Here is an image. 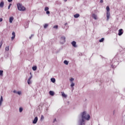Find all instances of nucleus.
<instances>
[{
	"mask_svg": "<svg viewBox=\"0 0 125 125\" xmlns=\"http://www.w3.org/2000/svg\"><path fill=\"white\" fill-rule=\"evenodd\" d=\"M10 6H11V4H10L8 6V9H10Z\"/></svg>",
	"mask_w": 125,
	"mask_h": 125,
	"instance_id": "33",
	"label": "nucleus"
},
{
	"mask_svg": "<svg viewBox=\"0 0 125 125\" xmlns=\"http://www.w3.org/2000/svg\"><path fill=\"white\" fill-rule=\"evenodd\" d=\"M5 50L6 51H8V50H9V46H6L5 47Z\"/></svg>",
	"mask_w": 125,
	"mask_h": 125,
	"instance_id": "19",
	"label": "nucleus"
},
{
	"mask_svg": "<svg viewBox=\"0 0 125 125\" xmlns=\"http://www.w3.org/2000/svg\"><path fill=\"white\" fill-rule=\"evenodd\" d=\"M123 34H124V30H123V29H119L118 31V35L119 36H122Z\"/></svg>",
	"mask_w": 125,
	"mask_h": 125,
	"instance_id": "4",
	"label": "nucleus"
},
{
	"mask_svg": "<svg viewBox=\"0 0 125 125\" xmlns=\"http://www.w3.org/2000/svg\"><path fill=\"white\" fill-rule=\"evenodd\" d=\"M48 9H49V8H48V7H46L44 8L45 11H48Z\"/></svg>",
	"mask_w": 125,
	"mask_h": 125,
	"instance_id": "22",
	"label": "nucleus"
},
{
	"mask_svg": "<svg viewBox=\"0 0 125 125\" xmlns=\"http://www.w3.org/2000/svg\"><path fill=\"white\" fill-rule=\"evenodd\" d=\"M67 25H68V23L66 22V23L64 24V25H65V26H67Z\"/></svg>",
	"mask_w": 125,
	"mask_h": 125,
	"instance_id": "38",
	"label": "nucleus"
},
{
	"mask_svg": "<svg viewBox=\"0 0 125 125\" xmlns=\"http://www.w3.org/2000/svg\"><path fill=\"white\" fill-rule=\"evenodd\" d=\"M75 86V83H72L71 84V86L73 87V86Z\"/></svg>",
	"mask_w": 125,
	"mask_h": 125,
	"instance_id": "29",
	"label": "nucleus"
},
{
	"mask_svg": "<svg viewBox=\"0 0 125 125\" xmlns=\"http://www.w3.org/2000/svg\"><path fill=\"white\" fill-rule=\"evenodd\" d=\"M106 20L109 21V19H110V8L109 6L106 7Z\"/></svg>",
	"mask_w": 125,
	"mask_h": 125,
	"instance_id": "2",
	"label": "nucleus"
},
{
	"mask_svg": "<svg viewBox=\"0 0 125 125\" xmlns=\"http://www.w3.org/2000/svg\"><path fill=\"white\" fill-rule=\"evenodd\" d=\"M38 122V117H36L33 121V124H37Z\"/></svg>",
	"mask_w": 125,
	"mask_h": 125,
	"instance_id": "9",
	"label": "nucleus"
},
{
	"mask_svg": "<svg viewBox=\"0 0 125 125\" xmlns=\"http://www.w3.org/2000/svg\"><path fill=\"white\" fill-rule=\"evenodd\" d=\"M17 93H18V94H19V95H20V94H21V92L18 91V92H17Z\"/></svg>",
	"mask_w": 125,
	"mask_h": 125,
	"instance_id": "32",
	"label": "nucleus"
},
{
	"mask_svg": "<svg viewBox=\"0 0 125 125\" xmlns=\"http://www.w3.org/2000/svg\"><path fill=\"white\" fill-rule=\"evenodd\" d=\"M74 18H79V17H80V14H76L74 15Z\"/></svg>",
	"mask_w": 125,
	"mask_h": 125,
	"instance_id": "14",
	"label": "nucleus"
},
{
	"mask_svg": "<svg viewBox=\"0 0 125 125\" xmlns=\"http://www.w3.org/2000/svg\"><path fill=\"white\" fill-rule=\"evenodd\" d=\"M51 81L52 83H55V78H51Z\"/></svg>",
	"mask_w": 125,
	"mask_h": 125,
	"instance_id": "21",
	"label": "nucleus"
},
{
	"mask_svg": "<svg viewBox=\"0 0 125 125\" xmlns=\"http://www.w3.org/2000/svg\"><path fill=\"white\" fill-rule=\"evenodd\" d=\"M2 43H3L2 41H1L0 42V48H1V46H2Z\"/></svg>",
	"mask_w": 125,
	"mask_h": 125,
	"instance_id": "25",
	"label": "nucleus"
},
{
	"mask_svg": "<svg viewBox=\"0 0 125 125\" xmlns=\"http://www.w3.org/2000/svg\"><path fill=\"white\" fill-rule=\"evenodd\" d=\"M3 71L2 70H0V76H3Z\"/></svg>",
	"mask_w": 125,
	"mask_h": 125,
	"instance_id": "23",
	"label": "nucleus"
},
{
	"mask_svg": "<svg viewBox=\"0 0 125 125\" xmlns=\"http://www.w3.org/2000/svg\"><path fill=\"white\" fill-rule=\"evenodd\" d=\"M32 78H33V76H31L27 80V83L28 84H31L32 83V82H31V80L32 79Z\"/></svg>",
	"mask_w": 125,
	"mask_h": 125,
	"instance_id": "5",
	"label": "nucleus"
},
{
	"mask_svg": "<svg viewBox=\"0 0 125 125\" xmlns=\"http://www.w3.org/2000/svg\"><path fill=\"white\" fill-rule=\"evenodd\" d=\"M2 101H3V99H2V96H1L0 100V106H1V104H2Z\"/></svg>",
	"mask_w": 125,
	"mask_h": 125,
	"instance_id": "10",
	"label": "nucleus"
},
{
	"mask_svg": "<svg viewBox=\"0 0 125 125\" xmlns=\"http://www.w3.org/2000/svg\"><path fill=\"white\" fill-rule=\"evenodd\" d=\"M2 18H0V22H2Z\"/></svg>",
	"mask_w": 125,
	"mask_h": 125,
	"instance_id": "37",
	"label": "nucleus"
},
{
	"mask_svg": "<svg viewBox=\"0 0 125 125\" xmlns=\"http://www.w3.org/2000/svg\"><path fill=\"white\" fill-rule=\"evenodd\" d=\"M81 116L82 120L80 121L79 125H84V122H85V121H89V120H90V116L87 114L85 111L82 113Z\"/></svg>",
	"mask_w": 125,
	"mask_h": 125,
	"instance_id": "1",
	"label": "nucleus"
},
{
	"mask_svg": "<svg viewBox=\"0 0 125 125\" xmlns=\"http://www.w3.org/2000/svg\"><path fill=\"white\" fill-rule=\"evenodd\" d=\"M56 121V119H54V122H55Z\"/></svg>",
	"mask_w": 125,
	"mask_h": 125,
	"instance_id": "40",
	"label": "nucleus"
},
{
	"mask_svg": "<svg viewBox=\"0 0 125 125\" xmlns=\"http://www.w3.org/2000/svg\"><path fill=\"white\" fill-rule=\"evenodd\" d=\"M92 17L94 18V19H95V20H97V16H96V15L93 14Z\"/></svg>",
	"mask_w": 125,
	"mask_h": 125,
	"instance_id": "13",
	"label": "nucleus"
},
{
	"mask_svg": "<svg viewBox=\"0 0 125 125\" xmlns=\"http://www.w3.org/2000/svg\"><path fill=\"white\" fill-rule=\"evenodd\" d=\"M49 94H50V95H51L52 96H53V95H54V92L52 91H50Z\"/></svg>",
	"mask_w": 125,
	"mask_h": 125,
	"instance_id": "16",
	"label": "nucleus"
},
{
	"mask_svg": "<svg viewBox=\"0 0 125 125\" xmlns=\"http://www.w3.org/2000/svg\"><path fill=\"white\" fill-rule=\"evenodd\" d=\"M50 14V12H49V11H46V14Z\"/></svg>",
	"mask_w": 125,
	"mask_h": 125,
	"instance_id": "30",
	"label": "nucleus"
},
{
	"mask_svg": "<svg viewBox=\"0 0 125 125\" xmlns=\"http://www.w3.org/2000/svg\"><path fill=\"white\" fill-rule=\"evenodd\" d=\"M44 119V117L43 116V115H41V120L42 121V120H43Z\"/></svg>",
	"mask_w": 125,
	"mask_h": 125,
	"instance_id": "26",
	"label": "nucleus"
},
{
	"mask_svg": "<svg viewBox=\"0 0 125 125\" xmlns=\"http://www.w3.org/2000/svg\"><path fill=\"white\" fill-rule=\"evenodd\" d=\"M30 75H32V73L30 72Z\"/></svg>",
	"mask_w": 125,
	"mask_h": 125,
	"instance_id": "43",
	"label": "nucleus"
},
{
	"mask_svg": "<svg viewBox=\"0 0 125 125\" xmlns=\"http://www.w3.org/2000/svg\"><path fill=\"white\" fill-rule=\"evenodd\" d=\"M18 9L21 11H24L26 10V8L24 6L21 5L20 3L17 4Z\"/></svg>",
	"mask_w": 125,
	"mask_h": 125,
	"instance_id": "3",
	"label": "nucleus"
},
{
	"mask_svg": "<svg viewBox=\"0 0 125 125\" xmlns=\"http://www.w3.org/2000/svg\"><path fill=\"white\" fill-rule=\"evenodd\" d=\"M74 78H72L70 79V82H73V81H74Z\"/></svg>",
	"mask_w": 125,
	"mask_h": 125,
	"instance_id": "31",
	"label": "nucleus"
},
{
	"mask_svg": "<svg viewBox=\"0 0 125 125\" xmlns=\"http://www.w3.org/2000/svg\"><path fill=\"white\" fill-rule=\"evenodd\" d=\"M61 41H62V43H63V42H66V38H65V37H62L61 39Z\"/></svg>",
	"mask_w": 125,
	"mask_h": 125,
	"instance_id": "8",
	"label": "nucleus"
},
{
	"mask_svg": "<svg viewBox=\"0 0 125 125\" xmlns=\"http://www.w3.org/2000/svg\"><path fill=\"white\" fill-rule=\"evenodd\" d=\"M22 111H23V108H22L21 107L20 108V112L21 113L22 112Z\"/></svg>",
	"mask_w": 125,
	"mask_h": 125,
	"instance_id": "28",
	"label": "nucleus"
},
{
	"mask_svg": "<svg viewBox=\"0 0 125 125\" xmlns=\"http://www.w3.org/2000/svg\"><path fill=\"white\" fill-rule=\"evenodd\" d=\"M4 5V2L3 1H1L0 3V7H3V6Z\"/></svg>",
	"mask_w": 125,
	"mask_h": 125,
	"instance_id": "12",
	"label": "nucleus"
},
{
	"mask_svg": "<svg viewBox=\"0 0 125 125\" xmlns=\"http://www.w3.org/2000/svg\"><path fill=\"white\" fill-rule=\"evenodd\" d=\"M64 64H65V65H68L69 64V62L67 61H64L63 62Z\"/></svg>",
	"mask_w": 125,
	"mask_h": 125,
	"instance_id": "17",
	"label": "nucleus"
},
{
	"mask_svg": "<svg viewBox=\"0 0 125 125\" xmlns=\"http://www.w3.org/2000/svg\"><path fill=\"white\" fill-rule=\"evenodd\" d=\"M12 35L13 36L11 37V41H13L15 39V32H13Z\"/></svg>",
	"mask_w": 125,
	"mask_h": 125,
	"instance_id": "7",
	"label": "nucleus"
},
{
	"mask_svg": "<svg viewBox=\"0 0 125 125\" xmlns=\"http://www.w3.org/2000/svg\"><path fill=\"white\" fill-rule=\"evenodd\" d=\"M100 2H101V3H103V0H100Z\"/></svg>",
	"mask_w": 125,
	"mask_h": 125,
	"instance_id": "36",
	"label": "nucleus"
},
{
	"mask_svg": "<svg viewBox=\"0 0 125 125\" xmlns=\"http://www.w3.org/2000/svg\"><path fill=\"white\" fill-rule=\"evenodd\" d=\"M14 18H13V17H11L9 18V22L10 23H12V21H13Z\"/></svg>",
	"mask_w": 125,
	"mask_h": 125,
	"instance_id": "11",
	"label": "nucleus"
},
{
	"mask_svg": "<svg viewBox=\"0 0 125 125\" xmlns=\"http://www.w3.org/2000/svg\"><path fill=\"white\" fill-rule=\"evenodd\" d=\"M34 36V35H31V37H32Z\"/></svg>",
	"mask_w": 125,
	"mask_h": 125,
	"instance_id": "41",
	"label": "nucleus"
},
{
	"mask_svg": "<svg viewBox=\"0 0 125 125\" xmlns=\"http://www.w3.org/2000/svg\"><path fill=\"white\" fill-rule=\"evenodd\" d=\"M53 28L54 29H58V25H55V26H54Z\"/></svg>",
	"mask_w": 125,
	"mask_h": 125,
	"instance_id": "27",
	"label": "nucleus"
},
{
	"mask_svg": "<svg viewBox=\"0 0 125 125\" xmlns=\"http://www.w3.org/2000/svg\"><path fill=\"white\" fill-rule=\"evenodd\" d=\"M29 39H30V40H31V39H32V37L30 36V37H29Z\"/></svg>",
	"mask_w": 125,
	"mask_h": 125,
	"instance_id": "39",
	"label": "nucleus"
},
{
	"mask_svg": "<svg viewBox=\"0 0 125 125\" xmlns=\"http://www.w3.org/2000/svg\"><path fill=\"white\" fill-rule=\"evenodd\" d=\"M47 27H48V24L46 23V24H45L44 25V29H46V28H47Z\"/></svg>",
	"mask_w": 125,
	"mask_h": 125,
	"instance_id": "18",
	"label": "nucleus"
},
{
	"mask_svg": "<svg viewBox=\"0 0 125 125\" xmlns=\"http://www.w3.org/2000/svg\"><path fill=\"white\" fill-rule=\"evenodd\" d=\"M64 1H67L68 0H63Z\"/></svg>",
	"mask_w": 125,
	"mask_h": 125,
	"instance_id": "42",
	"label": "nucleus"
},
{
	"mask_svg": "<svg viewBox=\"0 0 125 125\" xmlns=\"http://www.w3.org/2000/svg\"><path fill=\"white\" fill-rule=\"evenodd\" d=\"M100 42H104V38H102L101 40L99 41Z\"/></svg>",
	"mask_w": 125,
	"mask_h": 125,
	"instance_id": "24",
	"label": "nucleus"
},
{
	"mask_svg": "<svg viewBox=\"0 0 125 125\" xmlns=\"http://www.w3.org/2000/svg\"><path fill=\"white\" fill-rule=\"evenodd\" d=\"M77 43L75 41H73L71 42V44L73 46V47H77V45H76Z\"/></svg>",
	"mask_w": 125,
	"mask_h": 125,
	"instance_id": "6",
	"label": "nucleus"
},
{
	"mask_svg": "<svg viewBox=\"0 0 125 125\" xmlns=\"http://www.w3.org/2000/svg\"><path fill=\"white\" fill-rule=\"evenodd\" d=\"M13 0H8V1L9 2H11V1H12Z\"/></svg>",
	"mask_w": 125,
	"mask_h": 125,
	"instance_id": "35",
	"label": "nucleus"
},
{
	"mask_svg": "<svg viewBox=\"0 0 125 125\" xmlns=\"http://www.w3.org/2000/svg\"><path fill=\"white\" fill-rule=\"evenodd\" d=\"M62 97H67V95L65 94V93L63 92H62Z\"/></svg>",
	"mask_w": 125,
	"mask_h": 125,
	"instance_id": "15",
	"label": "nucleus"
},
{
	"mask_svg": "<svg viewBox=\"0 0 125 125\" xmlns=\"http://www.w3.org/2000/svg\"><path fill=\"white\" fill-rule=\"evenodd\" d=\"M32 70H33V71H36L37 70V66H33L32 67Z\"/></svg>",
	"mask_w": 125,
	"mask_h": 125,
	"instance_id": "20",
	"label": "nucleus"
},
{
	"mask_svg": "<svg viewBox=\"0 0 125 125\" xmlns=\"http://www.w3.org/2000/svg\"><path fill=\"white\" fill-rule=\"evenodd\" d=\"M13 92L14 93H17V92L15 90L13 91Z\"/></svg>",
	"mask_w": 125,
	"mask_h": 125,
	"instance_id": "34",
	"label": "nucleus"
}]
</instances>
